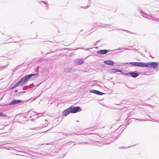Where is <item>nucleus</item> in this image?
<instances>
[{
	"mask_svg": "<svg viewBox=\"0 0 159 159\" xmlns=\"http://www.w3.org/2000/svg\"><path fill=\"white\" fill-rule=\"evenodd\" d=\"M42 82H41V83H40L39 84H38L36 85V86L39 85H40L41 84V83H42Z\"/></svg>",
	"mask_w": 159,
	"mask_h": 159,
	"instance_id": "nucleus-35",
	"label": "nucleus"
},
{
	"mask_svg": "<svg viewBox=\"0 0 159 159\" xmlns=\"http://www.w3.org/2000/svg\"><path fill=\"white\" fill-rule=\"evenodd\" d=\"M124 148L123 147H120L119 148L120 149H122L123 148Z\"/></svg>",
	"mask_w": 159,
	"mask_h": 159,
	"instance_id": "nucleus-30",
	"label": "nucleus"
},
{
	"mask_svg": "<svg viewBox=\"0 0 159 159\" xmlns=\"http://www.w3.org/2000/svg\"><path fill=\"white\" fill-rule=\"evenodd\" d=\"M32 85H34V84L33 83H32V84H30V85H29V87L30 88H32Z\"/></svg>",
	"mask_w": 159,
	"mask_h": 159,
	"instance_id": "nucleus-28",
	"label": "nucleus"
},
{
	"mask_svg": "<svg viewBox=\"0 0 159 159\" xmlns=\"http://www.w3.org/2000/svg\"><path fill=\"white\" fill-rule=\"evenodd\" d=\"M110 143H107V144H110Z\"/></svg>",
	"mask_w": 159,
	"mask_h": 159,
	"instance_id": "nucleus-48",
	"label": "nucleus"
},
{
	"mask_svg": "<svg viewBox=\"0 0 159 159\" xmlns=\"http://www.w3.org/2000/svg\"><path fill=\"white\" fill-rule=\"evenodd\" d=\"M109 52V50H108L106 49H104V50H100L96 52V53L97 54H101V55H104L105 54L107 53V52Z\"/></svg>",
	"mask_w": 159,
	"mask_h": 159,
	"instance_id": "nucleus-8",
	"label": "nucleus"
},
{
	"mask_svg": "<svg viewBox=\"0 0 159 159\" xmlns=\"http://www.w3.org/2000/svg\"><path fill=\"white\" fill-rule=\"evenodd\" d=\"M122 49H124V50H131V49H129L128 48H123Z\"/></svg>",
	"mask_w": 159,
	"mask_h": 159,
	"instance_id": "nucleus-27",
	"label": "nucleus"
},
{
	"mask_svg": "<svg viewBox=\"0 0 159 159\" xmlns=\"http://www.w3.org/2000/svg\"><path fill=\"white\" fill-rule=\"evenodd\" d=\"M48 125V124H44V127H46Z\"/></svg>",
	"mask_w": 159,
	"mask_h": 159,
	"instance_id": "nucleus-34",
	"label": "nucleus"
},
{
	"mask_svg": "<svg viewBox=\"0 0 159 159\" xmlns=\"http://www.w3.org/2000/svg\"><path fill=\"white\" fill-rule=\"evenodd\" d=\"M145 67L148 68H155L157 67L159 63L157 62H152L145 63Z\"/></svg>",
	"mask_w": 159,
	"mask_h": 159,
	"instance_id": "nucleus-2",
	"label": "nucleus"
},
{
	"mask_svg": "<svg viewBox=\"0 0 159 159\" xmlns=\"http://www.w3.org/2000/svg\"><path fill=\"white\" fill-rule=\"evenodd\" d=\"M83 142H81V143H80V144H83ZM84 143H85V144H87V142H84Z\"/></svg>",
	"mask_w": 159,
	"mask_h": 159,
	"instance_id": "nucleus-31",
	"label": "nucleus"
},
{
	"mask_svg": "<svg viewBox=\"0 0 159 159\" xmlns=\"http://www.w3.org/2000/svg\"><path fill=\"white\" fill-rule=\"evenodd\" d=\"M25 91H23V92H21V93H25Z\"/></svg>",
	"mask_w": 159,
	"mask_h": 159,
	"instance_id": "nucleus-39",
	"label": "nucleus"
},
{
	"mask_svg": "<svg viewBox=\"0 0 159 159\" xmlns=\"http://www.w3.org/2000/svg\"><path fill=\"white\" fill-rule=\"evenodd\" d=\"M9 64L8 62H7V64L4 65L0 67V70H2L6 68V67Z\"/></svg>",
	"mask_w": 159,
	"mask_h": 159,
	"instance_id": "nucleus-17",
	"label": "nucleus"
},
{
	"mask_svg": "<svg viewBox=\"0 0 159 159\" xmlns=\"http://www.w3.org/2000/svg\"><path fill=\"white\" fill-rule=\"evenodd\" d=\"M24 78V82L27 84V82L29 80H30V76L29 75H25L24 77H23Z\"/></svg>",
	"mask_w": 159,
	"mask_h": 159,
	"instance_id": "nucleus-14",
	"label": "nucleus"
},
{
	"mask_svg": "<svg viewBox=\"0 0 159 159\" xmlns=\"http://www.w3.org/2000/svg\"><path fill=\"white\" fill-rule=\"evenodd\" d=\"M121 49H120V48H118V49H115V50H115V51H117V50H120Z\"/></svg>",
	"mask_w": 159,
	"mask_h": 159,
	"instance_id": "nucleus-32",
	"label": "nucleus"
},
{
	"mask_svg": "<svg viewBox=\"0 0 159 159\" xmlns=\"http://www.w3.org/2000/svg\"><path fill=\"white\" fill-rule=\"evenodd\" d=\"M71 113H74L82 110L81 108L79 106L70 107Z\"/></svg>",
	"mask_w": 159,
	"mask_h": 159,
	"instance_id": "nucleus-3",
	"label": "nucleus"
},
{
	"mask_svg": "<svg viewBox=\"0 0 159 159\" xmlns=\"http://www.w3.org/2000/svg\"><path fill=\"white\" fill-rule=\"evenodd\" d=\"M119 30H122V31H126V32H128V33H130V34H132V33L130 31H129L128 30H123V29H120Z\"/></svg>",
	"mask_w": 159,
	"mask_h": 159,
	"instance_id": "nucleus-22",
	"label": "nucleus"
},
{
	"mask_svg": "<svg viewBox=\"0 0 159 159\" xmlns=\"http://www.w3.org/2000/svg\"><path fill=\"white\" fill-rule=\"evenodd\" d=\"M9 43V42H8V43H3V44H6V43Z\"/></svg>",
	"mask_w": 159,
	"mask_h": 159,
	"instance_id": "nucleus-42",
	"label": "nucleus"
},
{
	"mask_svg": "<svg viewBox=\"0 0 159 159\" xmlns=\"http://www.w3.org/2000/svg\"><path fill=\"white\" fill-rule=\"evenodd\" d=\"M70 113H71L70 107L64 110L62 112V114L66 116L68 115Z\"/></svg>",
	"mask_w": 159,
	"mask_h": 159,
	"instance_id": "nucleus-10",
	"label": "nucleus"
},
{
	"mask_svg": "<svg viewBox=\"0 0 159 159\" xmlns=\"http://www.w3.org/2000/svg\"><path fill=\"white\" fill-rule=\"evenodd\" d=\"M45 121H48V120H47L46 119H45Z\"/></svg>",
	"mask_w": 159,
	"mask_h": 159,
	"instance_id": "nucleus-40",
	"label": "nucleus"
},
{
	"mask_svg": "<svg viewBox=\"0 0 159 159\" xmlns=\"http://www.w3.org/2000/svg\"><path fill=\"white\" fill-rule=\"evenodd\" d=\"M116 140V138H112V139L111 140V141H114Z\"/></svg>",
	"mask_w": 159,
	"mask_h": 159,
	"instance_id": "nucleus-29",
	"label": "nucleus"
},
{
	"mask_svg": "<svg viewBox=\"0 0 159 159\" xmlns=\"http://www.w3.org/2000/svg\"><path fill=\"white\" fill-rule=\"evenodd\" d=\"M75 63L78 65H80L83 63L84 61L81 59H77L75 61Z\"/></svg>",
	"mask_w": 159,
	"mask_h": 159,
	"instance_id": "nucleus-16",
	"label": "nucleus"
},
{
	"mask_svg": "<svg viewBox=\"0 0 159 159\" xmlns=\"http://www.w3.org/2000/svg\"><path fill=\"white\" fill-rule=\"evenodd\" d=\"M101 24V25H99V26L101 28H106L110 29L116 28L115 27L112 26L110 24Z\"/></svg>",
	"mask_w": 159,
	"mask_h": 159,
	"instance_id": "nucleus-9",
	"label": "nucleus"
},
{
	"mask_svg": "<svg viewBox=\"0 0 159 159\" xmlns=\"http://www.w3.org/2000/svg\"><path fill=\"white\" fill-rule=\"evenodd\" d=\"M27 86H28V85H27V86H24V87H23V89H24L25 88V87L27 88Z\"/></svg>",
	"mask_w": 159,
	"mask_h": 159,
	"instance_id": "nucleus-33",
	"label": "nucleus"
},
{
	"mask_svg": "<svg viewBox=\"0 0 159 159\" xmlns=\"http://www.w3.org/2000/svg\"><path fill=\"white\" fill-rule=\"evenodd\" d=\"M51 129H52V128L51 129H48L47 131L50 130Z\"/></svg>",
	"mask_w": 159,
	"mask_h": 159,
	"instance_id": "nucleus-41",
	"label": "nucleus"
},
{
	"mask_svg": "<svg viewBox=\"0 0 159 159\" xmlns=\"http://www.w3.org/2000/svg\"><path fill=\"white\" fill-rule=\"evenodd\" d=\"M76 122H79V121H78V120H77V121H76Z\"/></svg>",
	"mask_w": 159,
	"mask_h": 159,
	"instance_id": "nucleus-46",
	"label": "nucleus"
},
{
	"mask_svg": "<svg viewBox=\"0 0 159 159\" xmlns=\"http://www.w3.org/2000/svg\"><path fill=\"white\" fill-rule=\"evenodd\" d=\"M145 63L142 62H136V66L139 67H145Z\"/></svg>",
	"mask_w": 159,
	"mask_h": 159,
	"instance_id": "nucleus-12",
	"label": "nucleus"
},
{
	"mask_svg": "<svg viewBox=\"0 0 159 159\" xmlns=\"http://www.w3.org/2000/svg\"><path fill=\"white\" fill-rule=\"evenodd\" d=\"M133 78H136L139 75L138 72L135 71L134 72H130L128 73Z\"/></svg>",
	"mask_w": 159,
	"mask_h": 159,
	"instance_id": "nucleus-6",
	"label": "nucleus"
},
{
	"mask_svg": "<svg viewBox=\"0 0 159 159\" xmlns=\"http://www.w3.org/2000/svg\"><path fill=\"white\" fill-rule=\"evenodd\" d=\"M19 41H14V43H18V42H19Z\"/></svg>",
	"mask_w": 159,
	"mask_h": 159,
	"instance_id": "nucleus-38",
	"label": "nucleus"
},
{
	"mask_svg": "<svg viewBox=\"0 0 159 159\" xmlns=\"http://www.w3.org/2000/svg\"><path fill=\"white\" fill-rule=\"evenodd\" d=\"M129 64L132 66H136V62H130L129 63Z\"/></svg>",
	"mask_w": 159,
	"mask_h": 159,
	"instance_id": "nucleus-20",
	"label": "nucleus"
},
{
	"mask_svg": "<svg viewBox=\"0 0 159 159\" xmlns=\"http://www.w3.org/2000/svg\"><path fill=\"white\" fill-rule=\"evenodd\" d=\"M26 84H27L26 83L24 82L23 81L22 83H21V84H20V86H23L24 85H26Z\"/></svg>",
	"mask_w": 159,
	"mask_h": 159,
	"instance_id": "nucleus-23",
	"label": "nucleus"
},
{
	"mask_svg": "<svg viewBox=\"0 0 159 159\" xmlns=\"http://www.w3.org/2000/svg\"><path fill=\"white\" fill-rule=\"evenodd\" d=\"M130 146H129V147H128L127 148H130Z\"/></svg>",
	"mask_w": 159,
	"mask_h": 159,
	"instance_id": "nucleus-47",
	"label": "nucleus"
},
{
	"mask_svg": "<svg viewBox=\"0 0 159 159\" xmlns=\"http://www.w3.org/2000/svg\"><path fill=\"white\" fill-rule=\"evenodd\" d=\"M30 76V80H34L36 79V78L39 75L38 73L31 74L29 75Z\"/></svg>",
	"mask_w": 159,
	"mask_h": 159,
	"instance_id": "nucleus-11",
	"label": "nucleus"
},
{
	"mask_svg": "<svg viewBox=\"0 0 159 159\" xmlns=\"http://www.w3.org/2000/svg\"><path fill=\"white\" fill-rule=\"evenodd\" d=\"M69 134V135H71V134Z\"/></svg>",
	"mask_w": 159,
	"mask_h": 159,
	"instance_id": "nucleus-43",
	"label": "nucleus"
},
{
	"mask_svg": "<svg viewBox=\"0 0 159 159\" xmlns=\"http://www.w3.org/2000/svg\"><path fill=\"white\" fill-rule=\"evenodd\" d=\"M109 72L111 73H116V72H121V71L117 69H112L109 70Z\"/></svg>",
	"mask_w": 159,
	"mask_h": 159,
	"instance_id": "nucleus-15",
	"label": "nucleus"
},
{
	"mask_svg": "<svg viewBox=\"0 0 159 159\" xmlns=\"http://www.w3.org/2000/svg\"><path fill=\"white\" fill-rule=\"evenodd\" d=\"M104 62L105 64L111 66H113L114 64V62L111 60L105 61Z\"/></svg>",
	"mask_w": 159,
	"mask_h": 159,
	"instance_id": "nucleus-13",
	"label": "nucleus"
},
{
	"mask_svg": "<svg viewBox=\"0 0 159 159\" xmlns=\"http://www.w3.org/2000/svg\"><path fill=\"white\" fill-rule=\"evenodd\" d=\"M89 48L87 49V50H89Z\"/></svg>",
	"mask_w": 159,
	"mask_h": 159,
	"instance_id": "nucleus-44",
	"label": "nucleus"
},
{
	"mask_svg": "<svg viewBox=\"0 0 159 159\" xmlns=\"http://www.w3.org/2000/svg\"><path fill=\"white\" fill-rule=\"evenodd\" d=\"M41 2H42L44 3V4H46V5H45L46 7H48V4L47 3H46V2H45L44 1H41Z\"/></svg>",
	"mask_w": 159,
	"mask_h": 159,
	"instance_id": "nucleus-26",
	"label": "nucleus"
},
{
	"mask_svg": "<svg viewBox=\"0 0 159 159\" xmlns=\"http://www.w3.org/2000/svg\"><path fill=\"white\" fill-rule=\"evenodd\" d=\"M36 129V128H33L31 129Z\"/></svg>",
	"mask_w": 159,
	"mask_h": 159,
	"instance_id": "nucleus-37",
	"label": "nucleus"
},
{
	"mask_svg": "<svg viewBox=\"0 0 159 159\" xmlns=\"http://www.w3.org/2000/svg\"><path fill=\"white\" fill-rule=\"evenodd\" d=\"M90 92L99 95H102L104 94V93H103L102 92L99 91L94 89L90 90Z\"/></svg>",
	"mask_w": 159,
	"mask_h": 159,
	"instance_id": "nucleus-5",
	"label": "nucleus"
},
{
	"mask_svg": "<svg viewBox=\"0 0 159 159\" xmlns=\"http://www.w3.org/2000/svg\"><path fill=\"white\" fill-rule=\"evenodd\" d=\"M105 106V107H107V108H110V107H107V105H105V106Z\"/></svg>",
	"mask_w": 159,
	"mask_h": 159,
	"instance_id": "nucleus-36",
	"label": "nucleus"
},
{
	"mask_svg": "<svg viewBox=\"0 0 159 159\" xmlns=\"http://www.w3.org/2000/svg\"><path fill=\"white\" fill-rule=\"evenodd\" d=\"M19 84L18 83V82H17L16 83L14 84L12 87V88H14L16 87Z\"/></svg>",
	"mask_w": 159,
	"mask_h": 159,
	"instance_id": "nucleus-19",
	"label": "nucleus"
},
{
	"mask_svg": "<svg viewBox=\"0 0 159 159\" xmlns=\"http://www.w3.org/2000/svg\"><path fill=\"white\" fill-rule=\"evenodd\" d=\"M141 14L144 18H147L152 20H154L156 22H159V19L153 17L151 15H149L143 12L142 10H139Z\"/></svg>",
	"mask_w": 159,
	"mask_h": 159,
	"instance_id": "nucleus-1",
	"label": "nucleus"
},
{
	"mask_svg": "<svg viewBox=\"0 0 159 159\" xmlns=\"http://www.w3.org/2000/svg\"><path fill=\"white\" fill-rule=\"evenodd\" d=\"M0 116H4L8 117V118H10V117L8 116H7L6 114L3 113L2 112H0Z\"/></svg>",
	"mask_w": 159,
	"mask_h": 159,
	"instance_id": "nucleus-18",
	"label": "nucleus"
},
{
	"mask_svg": "<svg viewBox=\"0 0 159 159\" xmlns=\"http://www.w3.org/2000/svg\"><path fill=\"white\" fill-rule=\"evenodd\" d=\"M22 100H16L15 99H13V101H11L9 104V105H12L17 104H19L21 102H22Z\"/></svg>",
	"mask_w": 159,
	"mask_h": 159,
	"instance_id": "nucleus-7",
	"label": "nucleus"
},
{
	"mask_svg": "<svg viewBox=\"0 0 159 159\" xmlns=\"http://www.w3.org/2000/svg\"><path fill=\"white\" fill-rule=\"evenodd\" d=\"M24 81V78H23V77L21 78V79H20L19 81H18L17 82H18L19 84L20 83H22Z\"/></svg>",
	"mask_w": 159,
	"mask_h": 159,
	"instance_id": "nucleus-21",
	"label": "nucleus"
},
{
	"mask_svg": "<svg viewBox=\"0 0 159 159\" xmlns=\"http://www.w3.org/2000/svg\"><path fill=\"white\" fill-rule=\"evenodd\" d=\"M98 42V41H97V42H96V43H97Z\"/></svg>",
	"mask_w": 159,
	"mask_h": 159,
	"instance_id": "nucleus-45",
	"label": "nucleus"
},
{
	"mask_svg": "<svg viewBox=\"0 0 159 159\" xmlns=\"http://www.w3.org/2000/svg\"><path fill=\"white\" fill-rule=\"evenodd\" d=\"M135 120H138L140 121H146V120L142 119H136Z\"/></svg>",
	"mask_w": 159,
	"mask_h": 159,
	"instance_id": "nucleus-24",
	"label": "nucleus"
},
{
	"mask_svg": "<svg viewBox=\"0 0 159 159\" xmlns=\"http://www.w3.org/2000/svg\"><path fill=\"white\" fill-rule=\"evenodd\" d=\"M64 72L66 73L73 72L75 71V69L72 67H67L65 68L63 70Z\"/></svg>",
	"mask_w": 159,
	"mask_h": 159,
	"instance_id": "nucleus-4",
	"label": "nucleus"
},
{
	"mask_svg": "<svg viewBox=\"0 0 159 159\" xmlns=\"http://www.w3.org/2000/svg\"><path fill=\"white\" fill-rule=\"evenodd\" d=\"M39 66H38L35 69V72H38L39 71Z\"/></svg>",
	"mask_w": 159,
	"mask_h": 159,
	"instance_id": "nucleus-25",
	"label": "nucleus"
}]
</instances>
